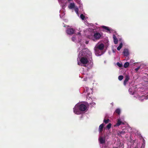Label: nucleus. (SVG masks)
<instances>
[{
    "label": "nucleus",
    "instance_id": "nucleus-1",
    "mask_svg": "<svg viewBox=\"0 0 148 148\" xmlns=\"http://www.w3.org/2000/svg\"><path fill=\"white\" fill-rule=\"evenodd\" d=\"M87 109L86 106L84 104H81L77 106H75L74 108H73L74 112L76 114H80V112L78 111V110L81 111H85Z\"/></svg>",
    "mask_w": 148,
    "mask_h": 148
},
{
    "label": "nucleus",
    "instance_id": "nucleus-2",
    "mask_svg": "<svg viewBox=\"0 0 148 148\" xmlns=\"http://www.w3.org/2000/svg\"><path fill=\"white\" fill-rule=\"evenodd\" d=\"M102 35V34H101L98 32H95L94 33L93 36L92 37L93 38L92 40L94 41H95L96 40H98L101 38Z\"/></svg>",
    "mask_w": 148,
    "mask_h": 148
},
{
    "label": "nucleus",
    "instance_id": "nucleus-3",
    "mask_svg": "<svg viewBox=\"0 0 148 148\" xmlns=\"http://www.w3.org/2000/svg\"><path fill=\"white\" fill-rule=\"evenodd\" d=\"M81 64L82 65H81L82 66H86L85 64H87L88 62V59L85 57H82L80 60Z\"/></svg>",
    "mask_w": 148,
    "mask_h": 148
},
{
    "label": "nucleus",
    "instance_id": "nucleus-4",
    "mask_svg": "<svg viewBox=\"0 0 148 148\" xmlns=\"http://www.w3.org/2000/svg\"><path fill=\"white\" fill-rule=\"evenodd\" d=\"M74 32V30L73 28H68L67 29L66 32L68 34H73Z\"/></svg>",
    "mask_w": 148,
    "mask_h": 148
},
{
    "label": "nucleus",
    "instance_id": "nucleus-5",
    "mask_svg": "<svg viewBox=\"0 0 148 148\" xmlns=\"http://www.w3.org/2000/svg\"><path fill=\"white\" fill-rule=\"evenodd\" d=\"M95 54L97 56H99L103 54L102 50H100L95 48Z\"/></svg>",
    "mask_w": 148,
    "mask_h": 148
},
{
    "label": "nucleus",
    "instance_id": "nucleus-6",
    "mask_svg": "<svg viewBox=\"0 0 148 148\" xmlns=\"http://www.w3.org/2000/svg\"><path fill=\"white\" fill-rule=\"evenodd\" d=\"M104 47V45L103 44H101L95 47V48L98 49L100 50H102Z\"/></svg>",
    "mask_w": 148,
    "mask_h": 148
},
{
    "label": "nucleus",
    "instance_id": "nucleus-7",
    "mask_svg": "<svg viewBox=\"0 0 148 148\" xmlns=\"http://www.w3.org/2000/svg\"><path fill=\"white\" fill-rule=\"evenodd\" d=\"M99 140L101 144H104L105 142V137L100 136L99 138Z\"/></svg>",
    "mask_w": 148,
    "mask_h": 148
},
{
    "label": "nucleus",
    "instance_id": "nucleus-8",
    "mask_svg": "<svg viewBox=\"0 0 148 148\" xmlns=\"http://www.w3.org/2000/svg\"><path fill=\"white\" fill-rule=\"evenodd\" d=\"M123 53L125 56H128L129 54L128 50L127 49H124L123 52Z\"/></svg>",
    "mask_w": 148,
    "mask_h": 148
},
{
    "label": "nucleus",
    "instance_id": "nucleus-9",
    "mask_svg": "<svg viewBox=\"0 0 148 148\" xmlns=\"http://www.w3.org/2000/svg\"><path fill=\"white\" fill-rule=\"evenodd\" d=\"M113 39L114 42L115 44H116L118 43V40L116 38L115 35L114 34L113 35Z\"/></svg>",
    "mask_w": 148,
    "mask_h": 148
},
{
    "label": "nucleus",
    "instance_id": "nucleus-10",
    "mask_svg": "<svg viewBox=\"0 0 148 148\" xmlns=\"http://www.w3.org/2000/svg\"><path fill=\"white\" fill-rule=\"evenodd\" d=\"M129 77L128 75H126L125 77V79L124 81V85H126L127 82L128 81L129 79Z\"/></svg>",
    "mask_w": 148,
    "mask_h": 148
},
{
    "label": "nucleus",
    "instance_id": "nucleus-11",
    "mask_svg": "<svg viewBox=\"0 0 148 148\" xmlns=\"http://www.w3.org/2000/svg\"><path fill=\"white\" fill-rule=\"evenodd\" d=\"M104 125L103 124H101L99 127V130L100 132H101L103 131Z\"/></svg>",
    "mask_w": 148,
    "mask_h": 148
},
{
    "label": "nucleus",
    "instance_id": "nucleus-12",
    "mask_svg": "<svg viewBox=\"0 0 148 148\" xmlns=\"http://www.w3.org/2000/svg\"><path fill=\"white\" fill-rule=\"evenodd\" d=\"M75 5L74 3H71L68 6L69 8L70 9H72L75 7Z\"/></svg>",
    "mask_w": 148,
    "mask_h": 148
},
{
    "label": "nucleus",
    "instance_id": "nucleus-13",
    "mask_svg": "<svg viewBox=\"0 0 148 148\" xmlns=\"http://www.w3.org/2000/svg\"><path fill=\"white\" fill-rule=\"evenodd\" d=\"M121 124H123L124 123H122L120 119H118V120L117 123L116 124V125L117 126H119Z\"/></svg>",
    "mask_w": 148,
    "mask_h": 148
},
{
    "label": "nucleus",
    "instance_id": "nucleus-14",
    "mask_svg": "<svg viewBox=\"0 0 148 148\" xmlns=\"http://www.w3.org/2000/svg\"><path fill=\"white\" fill-rule=\"evenodd\" d=\"M103 29H105V30H107L109 32H110L111 29H110L109 27L105 26H102Z\"/></svg>",
    "mask_w": 148,
    "mask_h": 148
},
{
    "label": "nucleus",
    "instance_id": "nucleus-15",
    "mask_svg": "<svg viewBox=\"0 0 148 148\" xmlns=\"http://www.w3.org/2000/svg\"><path fill=\"white\" fill-rule=\"evenodd\" d=\"M125 133V131L123 130H122V131H119L118 132V134L119 136H121V134H124Z\"/></svg>",
    "mask_w": 148,
    "mask_h": 148
},
{
    "label": "nucleus",
    "instance_id": "nucleus-16",
    "mask_svg": "<svg viewBox=\"0 0 148 148\" xmlns=\"http://www.w3.org/2000/svg\"><path fill=\"white\" fill-rule=\"evenodd\" d=\"M123 46V44L122 43L120 44L119 46L117 48V50H120Z\"/></svg>",
    "mask_w": 148,
    "mask_h": 148
},
{
    "label": "nucleus",
    "instance_id": "nucleus-17",
    "mask_svg": "<svg viewBox=\"0 0 148 148\" xmlns=\"http://www.w3.org/2000/svg\"><path fill=\"white\" fill-rule=\"evenodd\" d=\"M129 65V62H127L125 63L124 65V67L125 68H127Z\"/></svg>",
    "mask_w": 148,
    "mask_h": 148
},
{
    "label": "nucleus",
    "instance_id": "nucleus-18",
    "mask_svg": "<svg viewBox=\"0 0 148 148\" xmlns=\"http://www.w3.org/2000/svg\"><path fill=\"white\" fill-rule=\"evenodd\" d=\"M120 110L119 109V108L116 109L115 111V112L119 115L120 114Z\"/></svg>",
    "mask_w": 148,
    "mask_h": 148
},
{
    "label": "nucleus",
    "instance_id": "nucleus-19",
    "mask_svg": "<svg viewBox=\"0 0 148 148\" xmlns=\"http://www.w3.org/2000/svg\"><path fill=\"white\" fill-rule=\"evenodd\" d=\"M123 75H120L118 77V79L119 80L121 81L123 79Z\"/></svg>",
    "mask_w": 148,
    "mask_h": 148
},
{
    "label": "nucleus",
    "instance_id": "nucleus-20",
    "mask_svg": "<svg viewBox=\"0 0 148 148\" xmlns=\"http://www.w3.org/2000/svg\"><path fill=\"white\" fill-rule=\"evenodd\" d=\"M109 121L110 120L108 119H104L103 120L104 122L106 124L108 123L109 122Z\"/></svg>",
    "mask_w": 148,
    "mask_h": 148
},
{
    "label": "nucleus",
    "instance_id": "nucleus-21",
    "mask_svg": "<svg viewBox=\"0 0 148 148\" xmlns=\"http://www.w3.org/2000/svg\"><path fill=\"white\" fill-rule=\"evenodd\" d=\"M111 123H109V124H108L107 126H106V128L108 129H110V128H111Z\"/></svg>",
    "mask_w": 148,
    "mask_h": 148
},
{
    "label": "nucleus",
    "instance_id": "nucleus-22",
    "mask_svg": "<svg viewBox=\"0 0 148 148\" xmlns=\"http://www.w3.org/2000/svg\"><path fill=\"white\" fill-rule=\"evenodd\" d=\"M80 17L81 18V19L83 20H84L85 18L84 16L82 14H81L80 15Z\"/></svg>",
    "mask_w": 148,
    "mask_h": 148
},
{
    "label": "nucleus",
    "instance_id": "nucleus-23",
    "mask_svg": "<svg viewBox=\"0 0 148 148\" xmlns=\"http://www.w3.org/2000/svg\"><path fill=\"white\" fill-rule=\"evenodd\" d=\"M116 64L120 67H121L122 66V64L119 62H117Z\"/></svg>",
    "mask_w": 148,
    "mask_h": 148
},
{
    "label": "nucleus",
    "instance_id": "nucleus-24",
    "mask_svg": "<svg viewBox=\"0 0 148 148\" xmlns=\"http://www.w3.org/2000/svg\"><path fill=\"white\" fill-rule=\"evenodd\" d=\"M71 40L73 41H74L76 40L75 37L74 36L73 37L71 38Z\"/></svg>",
    "mask_w": 148,
    "mask_h": 148
},
{
    "label": "nucleus",
    "instance_id": "nucleus-25",
    "mask_svg": "<svg viewBox=\"0 0 148 148\" xmlns=\"http://www.w3.org/2000/svg\"><path fill=\"white\" fill-rule=\"evenodd\" d=\"M75 11L76 12H77V13H78V9L77 8H76L75 9Z\"/></svg>",
    "mask_w": 148,
    "mask_h": 148
},
{
    "label": "nucleus",
    "instance_id": "nucleus-26",
    "mask_svg": "<svg viewBox=\"0 0 148 148\" xmlns=\"http://www.w3.org/2000/svg\"><path fill=\"white\" fill-rule=\"evenodd\" d=\"M148 99V98L146 97H144V99H142L141 100V101H143L144 99L146 100V99Z\"/></svg>",
    "mask_w": 148,
    "mask_h": 148
},
{
    "label": "nucleus",
    "instance_id": "nucleus-27",
    "mask_svg": "<svg viewBox=\"0 0 148 148\" xmlns=\"http://www.w3.org/2000/svg\"><path fill=\"white\" fill-rule=\"evenodd\" d=\"M86 92H88V93H87V95L88 96L89 95H90V93H89V92H88V89H86Z\"/></svg>",
    "mask_w": 148,
    "mask_h": 148
},
{
    "label": "nucleus",
    "instance_id": "nucleus-28",
    "mask_svg": "<svg viewBox=\"0 0 148 148\" xmlns=\"http://www.w3.org/2000/svg\"><path fill=\"white\" fill-rule=\"evenodd\" d=\"M140 69V67H138V68L135 69V70L136 71H137Z\"/></svg>",
    "mask_w": 148,
    "mask_h": 148
},
{
    "label": "nucleus",
    "instance_id": "nucleus-29",
    "mask_svg": "<svg viewBox=\"0 0 148 148\" xmlns=\"http://www.w3.org/2000/svg\"><path fill=\"white\" fill-rule=\"evenodd\" d=\"M77 34L78 35H81V33L80 32H78L77 33Z\"/></svg>",
    "mask_w": 148,
    "mask_h": 148
},
{
    "label": "nucleus",
    "instance_id": "nucleus-30",
    "mask_svg": "<svg viewBox=\"0 0 148 148\" xmlns=\"http://www.w3.org/2000/svg\"><path fill=\"white\" fill-rule=\"evenodd\" d=\"M66 26L69 27V26H67L66 25H64V27H66Z\"/></svg>",
    "mask_w": 148,
    "mask_h": 148
},
{
    "label": "nucleus",
    "instance_id": "nucleus-31",
    "mask_svg": "<svg viewBox=\"0 0 148 148\" xmlns=\"http://www.w3.org/2000/svg\"><path fill=\"white\" fill-rule=\"evenodd\" d=\"M88 41H86V44H88Z\"/></svg>",
    "mask_w": 148,
    "mask_h": 148
},
{
    "label": "nucleus",
    "instance_id": "nucleus-32",
    "mask_svg": "<svg viewBox=\"0 0 148 148\" xmlns=\"http://www.w3.org/2000/svg\"><path fill=\"white\" fill-rule=\"evenodd\" d=\"M134 148H137V147H135Z\"/></svg>",
    "mask_w": 148,
    "mask_h": 148
},
{
    "label": "nucleus",
    "instance_id": "nucleus-33",
    "mask_svg": "<svg viewBox=\"0 0 148 148\" xmlns=\"http://www.w3.org/2000/svg\"><path fill=\"white\" fill-rule=\"evenodd\" d=\"M141 148H142V147H141Z\"/></svg>",
    "mask_w": 148,
    "mask_h": 148
}]
</instances>
